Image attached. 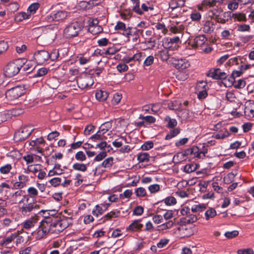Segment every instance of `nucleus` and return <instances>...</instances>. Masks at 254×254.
Segmentation results:
<instances>
[{
	"label": "nucleus",
	"instance_id": "19",
	"mask_svg": "<svg viewBox=\"0 0 254 254\" xmlns=\"http://www.w3.org/2000/svg\"><path fill=\"white\" fill-rule=\"evenodd\" d=\"M39 220V217L37 215L32 216L29 219L25 220L22 223V226L23 228L26 230H28L33 227L35 224H36Z\"/></svg>",
	"mask_w": 254,
	"mask_h": 254
},
{
	"label": "nucleus",
	"instance_id": "15",
	"mask_svg": "<svg viewBox=\"0 0 254 254\" xmlns=\"http://www.w3.org/2000/svg\"><path fill=\"white\" fill-rule=\"evenodd\" d=\"M115 29L123 31V35L127 37H129V36L131 35V28L127 27L126 24L122 22L118 21L115 27Z\"/></svg>",
	"mask_w": 254,
	"mask_h": 254
},
{
	"label": "nucleus",
	"instance_id": "58",
	"mask_svg": "<svg viewBox=\"0 0 254 254\" xmlns=\"http://www.w3.org/2000/svg\"><path fill=\"white\" fill-rule=\"evenodd\" d=\"M103 135V134H102V133L99 130L98 131L96 134L93 135L90 138L94 141H96V140H102Z\"/></svg>",
	"mask_w": 254,
	"mask_h": 254
},
{
	"label": "nucleus",
	"instance_id": "27",
	"mask_svg": "<svg viewBox=\"0 0 254 254\" xmlns=\"http://www.w3.org/2000/svg\"><path fill=\"white\" fill-rule=\"evenodd\" d=\"M108 95V93L107 91L101 90L97 91L95 94L96 99L100 101H103L106 100Z\"/></svg>",
	"mask_w": 254,
	"mask_h": 254
},
{
	"label": "nucleus",
	"instance_id": "18",
	"mask_svg": "<svg viewBox=\"0 0 254 254\" xmlns=\"http://www.w3.org/2000/svg\"><path fill=\"white\" fill-rule=\"evenodd\" d=\"M207 76L215 79H222L226 78V74L224 72H221L219 68H216L210 70Z\"/></svg>",
	"mask_w": 254,
	"mask_h": 254
},
{
	"label": "nucleus",
	"instance_id": "26",
	"mask_svg": "<svg viewBox=\"0 0 254 254\" xmlns=\"http://www.w3.org/2000/svg\"><path fill=\"white\" fill-rule=\"evenodd\" d=\"M222 12L223 10L221 7H217L212 10H210L208 12V15L211 18L218 19V17ZM218 21H219V20Z\"/></svg>",
	"mask_w": 254,
	"mask_h": 254
},
{
	"label": "nucleus",
	"instance_id": "6",
	"mask_svg": "<svg viewBox=\"0 0 254 254\" xmlns=\"http://www.w3.org/2000/svg\"><path fill=\"white\" fill-rule=\"evenodd\" d=\"M33 131L30 127H24L17 130L14 135V139L16 142L23 141L27 138Z\"/></svg>",
	"mask_w": 254,
	"mask_h": 254
},
{
	"label": "nucleus",
	"instance_id": "3",
	"mask_svg": "<svg viewBox=\"0 0 254 254\" xmlns=\"http://www.w3.org/2000/svg\"><path fill=\"white\" fill-rule=\"evenodd\" d=\"M24 191L18 190L8 196V202L11 204L19 203V204L24 203L25 201L28 202L29 196L24 194Z\"/></svg>",
	"mask_w": 254,
	"mask_h": 254
},
{
	"label": "nucleus",
	"instance_id": "33",
	"mask_svg": "<svg viewBox=\"0 0 254 254\" xmlns=\"http://www.w3.org/2000/svg\"><path fill=\"white\" fill-rule=\"evenodd\" d=\"M149 158L150 156L148 153L142 152L137 155V160L139 162H148Z\"/></svg>",
	"mask_w": 254,
	"mask_h": 254
},
{
	"label": "nucleus",
	"instance_id": "22",
	"mask_svg": "<svg viewBox=\"0 0 254 254\" xmlns=\"http://www.w3.org/2000/svg\"><path fill=\"white\" fill-rule=\"evenodd\" d=\"M21 63L22 65L21 68L27 73H30L35 68V64L33 61H29L24 63L23 60H21Z\"/></svg>",
	"mask_w": 254,
	"mask_h": 254
},
{
	"label": "nucleus",
	"instance_id": "7",
	"mask_svg": "<svg viewBox=\"0 0 254 254\" xmlns=\"http://www.w3.org/2000/svg\"><path fill=\"white\" fill-rule=\"evenodd\" d=\"M24 94V89L21 86L13 87L5 92V96L9 100H14L18 99Z\"/></svg>",
	"mask_w": 254,
	"mask_h": 254
},
{
	"label": "nucleus",
	"instance_id": "37",
	"mask_svg": "<svg viewBox=\"0 0 254 254\" xmlns=\"http://www.w3.org/2000/svg\"><path fill=\"white\" fill-rule=\"evenodd\" d=\"M206 208V206L204 204H199L193 205L191 209V212H201Z\"/></svg>",
	"mask_w": 254,
	"mask_h": 254
},
{
	"label": "nucleus",
	"instance_id": "34",
	"mask_svg": "<svg viewBox=\"0 0 254 254\" xmlns=\"http://www.w3.org/2000/svg\"><path fill=\"white\" fill-rule=\"evenodd\" d=\"M112 127V123L110 122H107L103 124L99 127V130L102 133V134L105 133Z\"/></svg>",
	"mask_w": 254,
	"mask_h": 254
},
{
	"label": "nucleus",
	"instance_id": "47",
	"mask_svg": "<svg viewBox=\"0 0 254 254\" xmlns=\"http://www.w3.org/2000/svg\"><path fill=\"white\" fill-rule=\"evenodd\" d=\"M180 132V130L179 128H175L172 130H171L165 137L166 139H170L173 137L176 136L178 135Z\"/></svg>",
	"mask_w": 254,
	"mask_h": 254
},
{
	"label": "nucleus",
	"instance_id": "61",
	"mask_svg": "<svg viewBox=\"0 0 254 254\" xmlns=\"http://www.w3.org/2000/svg\"><path fill=\"white\" fill-rule=\"evenodd\" d=\"M7 9L11 12H15L18 9V4L16 2L10 3L7 5Z\"/></svg>",
	"mask_w": 254,
	"mask_h": 254
},
{
	"label": "nucleus",
	"instance_id": "2",
	"mask_svg": "<svg viewBox=\"0 0 254 254\" xmlns=\"http://www.w3.org/2000/svg\"><path fill=\"white\" fill-rule=\"evenodd\" d=\"M22 67L21 60H16L8 63L4 69V74L8 77L16 75Z\"/></svg>",
	"mask_w": 254,
	"mask_h": 254
},
{
	"label": "nucleus",
	"instance_id": "45",
	"mask_svg": "<svg viewBox=\"0 0 254 254\" xmlns=\"http://www.w3.org/2000/svg\"><path fill=\"white\" fill-rule=\"evenodd\" d=\"M196 169V167L195 164H187L184 167V171L187 173H190L194 172V171H195Z\"/></svg>",
	"mask_w": 254,
	"mask_h": 254
},
{
	"label": "nucleus",
	"instance_id": "44",
	"mask_svg": "<svg viewBox=\"0 0 254 254\" xmlns=\"http://www.w3.org/2000/svg\"><path fill=\"white\" fill-rule=\"evenodd\" d=\"M49 182L53 187H57L61 184L62 180L59 177H55L51 179Z\"/></svg>",
	"mask_w": 254,
	"mask_h": 254
},
{
	"label": "nucleus",
	"instance_id": "12",
	"mask_svg": "<svg viewBox=\"0 0 254 254\" xmlns=\"http://www.w3.org/2000/svg\"><path fill=\"white\" fill-rule=\"evenodd\" d=\"M207 39L203 35H200L195 37L190 41V46L193 49H196L198 47L203 45L206 42Z\"/></svg>",
	"mask_w": 254,
	"mask_h": 254
},
{
	"label": "nucleus",
	"instance_id": "39",
	"mask_svg": "<svg viewBox=\"0 0 254 254\" xmlns=\"http://www.w3.org/2000/svg\"><path fill=\"white\" fill-rule=\"evenodd\" d=\"M139 119L144 120L143 121L148 124H152L155 122L156 119L153 116H144L142 115H140Z\"/></svg>",
	"mask_w": 254,
	"mask_h": 254
},
{
	"label": "nucleus",
	"instance_id": "28",
	"mask_svg": "<svg viewBox=\"0 0 254 254\" xmlns=\"http://www.w3.org/2000/svg\"><path fill=\"white\" fill-rule=\"evenodd\" d=\"M214 24L212 22L209 20L206 21L204 24L203 31L206 33H210L214 30Z\"/></svg>",
	"mask_w": 254,
	"mask_h": 254
},
{
	"label": "nucleus",
	"instance_id": "35",
	"mask_svg": "<svg viewBox=\"0 0 254 254\" xmlns=\"http://www.w3.org/2000/svg\"><path fill=\"white\" fill-rule=\"evenodd\" d=\"M165 121L168 123L167 126L169 128H174L177 125V121L174 119H171L169 116L166 117Z\"/></svg>",
	"mask_w": 254,
	"mask_h": 254
},
{
	"label": "nucleus",
	"instance_id": "42",
	"mask_svg": "<svg viewBox=\"0 0 254 254\" xmlns=\"http://www.w3.org/2000/svg\"><path fill=\"white\" fill-rule=\"evenodd\" d=\"M88 30L93 34H97L102 32L103 28L101 26L98 25L89 27Z\"/></svg>",
	"mask_w": 254,
	"mask_h": 254
},
{
	"label": "nucleus",
	"instance_id": "43",
	"mask_svg": "<svg viewBox=\"0 0 254 254\" xmlns=\"http://www.w3.org/2000/svg\"><path fill=\"white\" fill-rule=\"evenodd\" d=\"M235 177V175L233 173H230L224 177V182L226 184H230L234 180Z\"/></svg>",
	"mask_w": 254,
	"mask_h": 254
},
{
	"label": "nucleus",
	"instance_id": "8",
	"mask_svg": "<svg viewBox=\"0 0 254 254\" xmlns=\"http://www.w3.org/2000/svg\"><path fill=\"white\" fill-rule=\"evenodd\" d=\"M207 82L199 81L196 86L197 97L199 100L205 99L208 95L207 92Z\"/></svg>",
	"mask_w": 254,
	"mask_h": 254
},
{
	"label": "nucleus",
	"instance_id": "63",
	"mask_svg": "<svg viewBox=\"0 0 254 254\" xmlns=\"http://www.w3.org/2000/svg\"><path fill=\"white\" fill-rule=\"evenodd\" d=\"M39 5L38 3H33L29 6V7L28 8V10L31 13H34L38 9V8H39Z\"/></svg>",
	"mask_w": 254,
	"mask_h": 254
},
{
	"label": "nucleus",
	"instance_id": "29",
	"mask_svg": "<svg viewBox=\"0 0 254 254\" xmlns=\"http://www.w3.org/2000/svg\"><path fill=\"white\" fill-rule=\"evenodd\" d=\"M41 165L39 164L31 165L28 166L27 170H25L24 173L28 174L29 172L36 173L40 171Z\"/></svg>",
	"mask_w": 254,
	"mask_h": 254
},
{
	"label": "nucleus",
	"instance_id": "60",
	"mask_svg": "<svg viewBox=\"0 0 254 254\" xmlns=\"http://www.w3.org/2000/svg\"><path fill=\"white\" fill-rule=\"evenodd\" d=\"M160 186L158 184H153L148 187V190L151 193H155L160 190Z\"/></svg>",
	"mask_w": 254,
	"mask_h": 254
},
{
	"label": "nucleus",
	"instance_id": "20",
	"mask_svg": "<svg viewBox=\"0 0 254 254\" xmlns=\"http://www.w3.org/2000/svg\"><path fill=\"white\" fill-rule=\"evenodd\" d=\"M16 237V235L11 234L10 236L4 238L0 242V245L7 248H11L13 246L11 243L15 239Z\"/></svg>",
	"mask_w": 254,
	"mask_h": 254
},
{
	"label": "nucleus",
	"instance_id": "30",
	"mask_svg": "<svg viewBox=\"0 0 254 254\" xmlns=\"http://www.w3.org/2000/svg\"><path fill=\"white\" fill-rule=\"evenodd\" d=\"M230 135L229 131L227 129L221 130L217 133H214L212 137L217 139H223Z\"/></svg>",
	"mask_w": 254,
	"mask_h": 254
},
{
	"label": "nucleus",
	"instance_id": "24",
	"mask_svg": "<svg viewBox=\"0 0 254 254\" xmlns=\"http://www.w3.org/2000/svg\"><path fill=\"white\" fill-rule=\"evenodd\" d=\"M185 29V26L183 24L178 26L172 25L170 28V31L173 34H179L181 37H183V31Z\"/></svg>",
	"mask_w": 254,
	"mask_h": 254
},
{
	"label": "nucleus",
	"instance_id": "13",
	"mask_svg": "<svg viewBox=\"0 0 254 254\" xmlns=\"http://www.w3.org/2000/svg\"><path fill=\"white\" fill-rule=\"evenodd\" d=\"M34 58L37 63L42 64L49 59V53L45 50H41L34 55Z\"/></svg>",
	"mask_w": 254,
	"mask_h": 254
},
{
	"label": "nucleus",
	"instance_id": "49",
	"mask_svg": "<svg viewBox=\"0 0 254 254\" xmlns=\"http://www.w3.org/2000/svg\"><path fill=\"white\" fill-rule=\"evenodd\" d=\"M27 192L31 197H34L38 194L37 190L33 187H29L27 189Z\"/></svg>",
	"mask_w": 254,
	"mask_h": 254
},
{
	"label": "nucleus",
	"instance_id": "52",
	"mask_svg": "<svg viewBox=\"0 0 254 254\" xmlns=\"http://www.w3.org/2000/svg\"><path fill=\"white\" fill-rule=\"evenodd\" d=\"M239 234V232L237 230H234L232 231L226 232L224 235L228 239H232L236 237Z\"/></svg>",
	"mask_w": 254,
	"mask_h": 254
},
{
	"label": "nucleus",
	"instance_id": "11",
	"mask_svg": "<svg viewBox=\"0 0 254 254\" xmlns=\"http://www.w3.org/2000/svg\"><path fill=\"white\" fill-rule=\"evenodd\" d=\"M23 110L21 109H14L0 115V123L10 119L12 116H17L22 114Z\"/></svg>",
	"mask_w": 254,
	"mask_h": 254
},
{
	"label": "nucleus",
	"instance_id": "23",
	"mask_svg": "<svg viewBox=\"0 0 254 254\" xmlns=\"http://www.w3.org/2000/svg\"><path fill=\"white\" fill-rule=\"evenodd\" d=\"M109 205L110 204H106L103 206L96 205L95 209L92 211L93 215L97 217L102 215Z\"/></svg>",
	"mask_w": 254,
	"mask_h": 254
},
{
	"label": "nucleus",
	"instance_id": "14",
	"mask_svg": "<svg viewBox=\"0 0 254 254\" xmlns=\"http://www.w3.org/2000/svg\"><path fill=\"white\" fill-rule=\"evenodd\" d=\"M65 225H63L62 221H56L54 222L51 223V233L53 234H58L62 232L65 228Z\"/></svg>",
	"mask_w": 254,
	"mask_h": 254
},
{
	"label": "nucleus",
	"instance_id": "57",
	"mask_svg": "<svg viewBox=\"0 0 254 254\" xmlns=\"http://www.w3.org/2000/svg\"><path fill=\"white\" fill-rule=\"evenodd\" d=\"M154 57L152 56H149L147 57L143 63L144 66H148L151 65L154 62Z\"/></svg>",
	"mask_w": 254,
	"mask_h": 254
},
{
	"label": "nucleus",
	"instance_id": "25",
	"mask_svg": "<svg viewBox=\"0 0 254 254\" xmlns=\"http://www.w3.org/2000/svg\"><path fill=\"white\" fill-rule=\"evenodd\" d=\"M140 220H134L128 226L127 229L131 231H137L141 229L143 225L140 223Z\"/></svg>",
	"mask_w": 254,
	"mask_h": 254
},
{
	"label": "nucleus",
	"instance_id": "48",
	"mask_svg": "<svg viewBox=\"0 0 254 254\" xmlns=\"http://www.w3.org/2000/svg\"><path fill=\"white\" fill-rule=\"evenodd\" d=\"M11 169V165L7 164L0 168V172L2 174H6L10 172Z\"/></svg>",
	"mask_w": 254,
	"mask_h": 254
},
{
	"label": "nucleus",
	"instance_id": "50",
	"mask_svg": "<svg viewBox=\"0 0 254 254\" xmlns=\"http://www.w3.org/2000/svg\"><path fill=\"white\" fill-rule=\"evenodd\" d=\"M165 203L167 205L175 204L177 203L176 198L173 196H169L164 199Z\"/></svg>",
	"mask_w": 254,
	"mask_h": 254
},
{
	"label": "nucleus",
	"instance_id": "9",
	"mask_svg": "<svg viewBox=\"0 0 254 254\" xmlns=\"http://www.w3.org/2000/svg\"><path fill=\"white\" fill-rule=\"evenodd\" d=\"M67 16V12L64 11L53 12L46 17L48 22L58 21L64 19Z\"/></svg>",
	"mask_w": 254,
	"mask_h": 254
},
{
	"label": "nucleus",
	"instance_id": "36",
	"mask_svg": "<svg viewBox=\"0 0 254 254\" xmlns=\"http://www.w3.org/2000/svg\"><path fill=\"white\" fill-rule=\"evenodd\" d=\"M72 168L75 170L81 172H85L87 170V165L82 163H74L72 166Z\"/></svg>",
	"mask_w": 254,
	"mask_h": 254
},
{
	"label": "nucleus",
	"instance_id": "64",
	"mask_svg": "<svg viewBox=\"0 0 254 254\" xmlns=\"http://www.w3.org/2000/svg\"><path fill=\"white\" fill-rule=\"evenodd\" d=\"M238 254H254V251L251 249H240L237 251Z\"/></svg>",
	"mask_w": 254,
	"mask_h": 254
},
{
	"label": "nucleus",
	"instance_id": "1",
	"mask_svg": "<svg viewBox=\"0 0 254 254\" xmlns=\"http://www.w3.org/2000/svg\"><path fill=\"white\" fill-rule=\"evenodd\" d=\"M53 221L52 217L45 216L39 226L37 232L36 238L41 239L45 237L49 233H51V223Z\"/></svg>",
	"mask_w": 254,
	"mask_h": 254
},
{
	"label": "nucleus",
	"instance_id": "16",
	"mask_svg": "<svg viewBox=\"0 0 254 254\" xmlns=\"http://www.w3.org/2000/svg\"><path fill=\"white\" fill-rule=\"evenodd\" d=\"M172 62L174 66L177 69H186L188 68L190 65L187 60L183 59H173Z\"/></svg>",
	"mask_w": 254,
	"mask_h": 254
},
{
	"label": "nucleus",
	"instance_id": "21",
	"mask_svg": "<svg viewBox=\"0 0 254 254\" xmlns=\"http://www.w3.org/2000/svg\"><path fill=\"white\" fill-rule=\"evenodd\" d=\"M197 220V216L192 212H190L187 216L181 218V222L184 224H189L195 222Z\"/></svg>",
	"mask_w": 254,
	"mask_h": 254
},
{
	"label": "nucleus",
	"instance_id": "62",
	"mask_svg": "<svg viewBox=\"0 0 254 254\" xmlns=\"http://www.w3.org/2000/svg\"><path fill=\"white\" fill-rule=\"evenodd\" d=\"M47 72L48 69L46 68H41L37 70L36 74H35V76L41 77L46 74Z\"/></svg>",
	"mask_w": 254,
	"mask_h": 254
},
{
	"label": "nucleus",
	"instance_id": "51",
	"mask_svg": "<svg viewBox=\"0 0 254 254\" xmlns=\"http://www.w3.org/2000/svg\"><path fill=\"white\" fill-rule=\"evenodd\" d=\"M75 159L80 161H83L86 160V157L83 151L77 152L75 155Z\"/></svg>",
	"mask_w": 254,
	"mask_h": 254
},
{
	"label": "nucleus",
	"instance_id": "17",
	"mask_svg": "<svg viewBox=\"0 0 254 254\" xmlns=\"http://www.w3.org/2000/svg\"><path fill=\"white\" fill-rule=\"evenodd\" d=\"M29 181V178L27 176L20 175L18 177V181L13 184V187L15 189H22L26 187Z\"/></svg>",
	"mask_w": 254,
	"mask_h": 254
},
{
	"label": "nucleus",
	"instance_id": "41",
	"mask_svg": "<svg viewBox=\"0 0 254 254\" xmlns=\"http://www.w3.org/2000/svg\"><path fill=\"white\" fill-rule=\"evenodd\" d=\"M216 215V210L212 208H209L205 213V218L209 220L210 218H213Z\"/></svg>",
	"mask_w": 254,
	"mask_h": 254
},
{
	"label": "nucleus",
	"instance_id": "59",
	"mask_svg": "<svg viewBox=\"0 0 254 254\" xmlns=\"http://www.w3.org/2000/svg\"><path fill=\"white\" fill-rule=\"evenodd\" d=\"M44 140L43 138H37L35 140H32L30 142V145L32 146H36L39 144L44 143Z\"/></svg>",
	"mask_w": 254,
	"mask_h": 254
},
{
	"label": "nucleus",
	"instance_id": "31",
	"mask_svg": "<svg viewBox=\"0 0 254 254\" xmlns=\"http://www.w3.org/2000/svg\"><path fill=\"white\" fill-rule=\"evenodd\" d=\"M224 0H204L202 2V6L212 7L215 6L217 3H222Z\"/></svg>",
	"mask_w": 254,
	"mask_h": 254
},
{
	"label": "nucleus",
	"instance_id": "5",
	"mask_svg": "<svg viewBox=\"0 0 254 254\" xmlns=\"http://www.w3.org/2000/svg\"><path fill=\"white\" fill-rule=\"evenodd\" d=\"M80 23L74 22L68 25L64 29V35L67 38H71L78 35L81 29Z\"/></svg>",
	"mask_w": 254,
	"mask_h": 254
},
{
	"label": "nucleus",
	"instance_id": "56",
	"mask_svg": "<svg viewBox=\"0 0 254 254\" xmlns=\"http://www.w3.org/2000/svg\"><path fill=\"white\" fill-rule=\"evenodd\" d=\"M119 213V212L112 211L107 213L104 217L106 220H110L112 218H116L118 217Z\"/></svg>",
	"mask_w": 254,
	"mask_h": 254
},
{
	"label": "nucleus",
	"instance_id": "32",
	"mask_svg": "<svg viewBox=\"0 0 254 254\" xmlns=\"http://www.w3.org/2000/svg\"><path fill=\"white\" fill-rule=\"evenodd\" d=\"M63 57L60 55L59 51L58 50L55 49L53 50L51 53H49V59L52 61H57L62 59Z\"/></svg>",
	"mask_w": 254,
	"mask_h": 254
},
{
	"label": "nucleus",
	"instance_id": "10",
	"mask_svg": "<svg viewBox=\"0 0 254 254\" xmlns=\"http://www.w3.org/2000/svg\"><path fill=\"white\" fill-rule=\"evenodd\" d=\"M20 208V211L23 215L27 216L35 209L38 208V205L34 203H28L25 201Z\"/></svg>",
	"mask_w": 254,
	"mask_h": 254
},
{
	"label": "nucleus",
	"instance_id": "53",
	"mask_svg": "<svg viewBox=\"0 0 254 254\" xmlns=\"http://www.w3.org/2000/svg\"><path fill=\"white\" fill-rule=\"evenodd\" d=\"M153 147V143L152 141L145 142L142 145L141 148L142 150H148Z\"/></svg>",
	"mask_w": 254,
	"mask_h": 254
},
{
	"label": "nucleus",
	"instance_id": "38",
	"mask_svg": "<svg viewBox=\"0 0 254 254\" xmlns=\"http://www.w3.org/2000/svg\"><path fill=\"white\" fill-rule=\"evenodd\" d=\"M232 17L235 20L238 21H246L247 20L246 14L242 13H233Z\"/></svg>",
	"mask_w": 254,
	"mask_h": 254
},
{
	"label": "nucleus",
	"instance_id": "55",
	"mask_svg": "<svg viewBox=\"0 0 254 254\" xmlns=\"http://www.w3.org/2000/svg\"><path fill=\"white\" fill-rule=\"evenodd\" d=\"M155 27L157 30H161V32L163 34H166V33L168 31V30L166 28L165 24L163 23H157L156 24V25L155 26Z\"/></svg>",
	"mask_w": 254,
	"mask_h": 254
},
{
	"label": "nucleus",
	"instance_id": "46",
	"mask_svg": "<svg viewBox=\"0 0 254 254\" xmlns=\"http://www.w3.org/2000/svg\"><path fill=\"white\" fill-rule=\"evenodd\" d=\"M113 158L112 157L106 159L102 163V166L105 168L111 167L113 164Z\"/></svg>",
	"mask_w": 254,
	"mask_h": 254
},
{
	"label": "nucleus",
	"instance_id": "40",
	"mask_svg": "<svg viewBox=\"0 0 254 254\" xmlns=\"http://www.w3.org/2000/svg\"><path fill=\"white\" fill-rule=\"evenodd\" d=\"M169 50L167 49L159 51V57L162 61H166L169 58Z\"/></svg>",
	"mask_w": 254,
	"mask_h": 254
},
{
	"label": "nucleus",
	"instance_id": "54",
	"mask_svg": "<svg viewBox=\"0 0 254 254\" xmlns=\"http://www.w3.org/2000/svg\"><path fill=\"white\" fill-rule=\"evenodd\" d=\"M135 194L138 197H142L145 195L146 190L144 188L140 187L136 189Z\"/></svg>",
	"mask_w": 254,
	"mask_h": 254
},
{
	"label": "nucleus",
	"instance_id": "4",
	"mask_svg": "<svg viewBox=\"0 0 254 254\" xmlns=\"http://www.w3.org/2000/svg\"><path fill=\"white\" fill-rule=\"evenodd\" d=\"M91 74L85 72L77 77L76 82L79 88L81 89H88L93 84L94 79Z\"/></svg>",
	"mask_w": 254,
	"mask_h": 254
}]
</instances>
